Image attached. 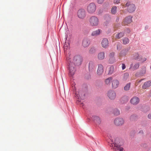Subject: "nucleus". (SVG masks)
Listing matches in <instances>:
<instances>
[{"instance_id":"f8f14e48","label":"nucleus","mask_w":151,"mask_h":151,"mask_svg":"<svg viewBox=\"0 0 151 151\" xmlns=\"http://www.w3.org/2000/svg\"><path fill=\"white\" fill-rule=\"evenodd\" d=\"M139 98L137 96H134L130 100L131 103L133 105H136L138 104L139 102Z\"/></svg>"},{"instance_id":"f257e3e1","label":"nucleus","mask_w":151,"mask_h":151,"mask_svg":"<svg viewBox=\"0 0 151 151\" xmlns=\"http://www.w3.org/2000/svg\"><path fill=\"white\" fill-rule=\"evenodd\" d=\"M111 146L115 151H124L123 148L121 146L119 142V139L116 138L114 142L112 140Z\"/></svg>"},{"instance_id":"c9c22d12","label":"nucleus","mask_w":151,"mask_h":151,"mask_svg":"<svg viewBox=\"0 0 151 151\" xmlns=\"http://www.w3.org/2000/svg\"><path fill=\"white\" fill-rule=\"evenodd\" d=\"M95 51V49L93 47H91L89 49V52L90 53H93Z\"/></svg>"},{"instance_id":"a878e982","label":"nucleus","mask_w":151,"mask_h":151,"mask_svg":"<svg viewBox=\"0 0 151 151\" xmlns=\"http://www.w3.org/2000/svg\"><path fill=\"white\" fill-rule=\"evenodd\" d=\"M133 58L135 60H138L139 61L141 60V58H140L139 54L138 53H135L133 55Z\"/></svg>"},{"instance_id":"473e14b6","label":"nucleus","mask_w":151,"mask_h":151,"mask_svg":"<svg viewBox=\"0 0 151 151\" xmlns=\"http://www.w3.org/2000/svg\"><path fill=\"white\" fill-rule=\"evenodd\" d=\"M130 86V83L127 84L124 87V89L125 91H128L129 90Z\"/></svg>"},{"instance_id":"f704fd0d","label":"nucleus","mask_w":151,"mask_h":151,"mask_svg":"<svg viewBox=\"0 0 151 151\" xmlns=\"http://www.w3.org/2000/svg\"><path fill=\"white\" fill-rule=\"evenodd\" d=\"M104 19L105 20L107 21H109L111 20V18L108 15H106L104 16Z\"/></svg>"},{"instance_id":"9b49d317","label":"nucleus","mask_w":151,"mask_h":151,"mask_svg":"<svg viewBox=\"0 0 151 151\" xmlns=\"http://www.w3.org/2000/svg\"><path fill=\"white\" fill-rule=\"evenodd\" d=\"M104 72V67L103 65L101 64L98 65L96 73L99 75L100 76Z\"/></svg>"},{"instance_id":"37998d69","label":"nucleus","mask_w":151,"mask_h":151,"mask_svg":"<svg viewBox=\"0 0 151 151\" xmlns=\"http://www.w3.org/2000/svg\"><path fill=\"white\" fill-rule=\"evenodd\" d=\"M144 79H141V80H139V81H138V83H140V82L142 80H143Z\"/></svg>"},{"instance_id":"a211bd4d","label":"nucleus","mask_w":151,"mask_h":151,"mask_svg":"<svg viewBox=\"0 0 151 151\" xmlns=\"http://www.w3.org/2000/svg\"><path fill=\"white\" fill-rule=\"evenodd\" d=\"M98 58L99 60H103L105 58L104 52H101L99 53L98 55Z\"/></svg>"},{"instance_id":"58836bf2","label":"nucleus","mask_w":151,"mask_h":151,"mask_svg":"<svg viewBox=\"0 0 151 151\" xmlns=\"http://www.w3.org/2000/svg\"><path fill=\"white\" fill-rule=\"evenodd\" d=\"M120 0H114V4H118L120 2Z\"/></svg>"},{"instance_id":"aec40b11","label":"nucleus","mask_w":151,"mask_h":151,"mask_svg":"<svg viewBox=\"0 0 151 151\" xmlns=\"http://www.w3.org/2000/svg\"><path fill=\"white\" fill-rule=\"evenodd\" d=\"M128 50L127 49H124L122 50L119 54V55L120 57H123L125 56L128 53Z\"/></svg>"},{"instance_id":"4468645a","label":"nucleus","mask_w":151,"mask_h":151,"mask_svg":"<svg viewBox=\"0 0 151 151\" xmlns=\"http://www.w3.org/2000/svg\"><path fill=\"white\" fill-rule=\"evenodd\" d=\"M115 53L114 52H111L109 55V62L111 63H114L115 61V59L114 57Z\"/></svg>"},{"instance_id":"423d86ee","label":"nucleus","mask_w":151,"mask_h":151,"mask_svg":"<svg viewBox=\"0 0 151 151\" xmlns=\"http://www.w3.org/2000/svg\"><path fill=\"white\" fill-rule=\"evenodd\" d=\"M82 60V58L81 56L79 55H77L74 57L72 62L75 65H79L81 64Z\"/></svg>"},{"instance_id":"7ed1b4c3","label":"nucleus","mask_w":151,"mask_h":151,"mask_svg":"<svg viewBox=\"0 0 151 151\" xmlns=\"http://www.w3.org/2000/svg\"><path fill=\"white\" fill-rule=\"evenodd\" d=\"M96 5L93 3H91L89 4L87 7V11L90 14H92L94 13L96 10Z\"/></svg>"},{"instance_id":"c756f323","label":"nucleus","mask_w":151,"mask_h":151,"mask_svg":"<svg viewBox=\"0 0 151 151\" xmlns=\"http://www.w3.org/2000/svg\"><path fill=\"white\" fill-rule=\"evenodd\" d=\"M69 44L67 42H65L64 45V50H67L69 48Z\"/></svg>"},{"instance_id":"ddd939ff","label":"nucleus","mask_w":151,"mask_h":151,"mask_svg":"<svg viewBox=\"0 0 151 151\" xmlns=\"http://www.w3.org/2000/svg\"><path fill=\"white\" fill-rule=\"evenodd\" d=\"M132 17L131 16H129L126 17L123 22L122 23V25H127L131 23L132 21Z\"/></svg>"},{"instance_id":"393cba45","label":"nucleus","mask_w":151,"mask_h":151,"mask_svg":"<svg viewBox=\"0 0 151 151\" xmlns=\"http://www.w3.org/2000/svg\"><path fill=\"white\" fill-rule=\"evenodd\" d=\"M95 69V66L92 63H90L89 65V70L90 71H92Z\"/></svg>"},{"instance_id":"5701e85b","label":"nucleus","mask_w":151,"mask_h":151,"mask_svg":"<svg viewBox=\"0 0 151 151\" xmlns=\"http://www.w3.org/2000/svg\"><path fill=\"white\" fill-rule=\"evenodd\" d=\"M139 66V64L138 63H136L133 66H132V65H131L130 66V68H132L133 70H135L138 69Z\"/></svg>"},{"instance_id":"f03ea898","label":"nucleus","mask_w":151,"mask_h":151,"mask_svg":"<svg viewBox=\"0 0 151 151\" xmlns=\"http://www.w3.org/2000/svg\"><path fill=\"white\" fill-rule=\"evenodd\" d=\"M89 22L91 25L97 26L99 23V19L96 17L93 16L90 18Z\"/></svg>"},{"instance_id":"20e7f679","label":"nucleus","mask_w":151,"mask_h":151,"mask_svg":"<svg viewBox=\"0 0 151 151\" xmlns=\"http://www.w3.org/2000/svg\"><path fill=\"white\" fill-rule=\"evenodd\" d=\"M124 7H127V10L129 12H132L135 10V7L134 4L130 2H127L125 5L121 4Z\"/></svg>"},{"instance_id":"7c9ffc66","label":"nucleus","mask_w":151,"mask_h":151,"mask_svg":"<svg viewBox=\"0 0 151 151\" xmlns=\"http://www.w3.org/2000/svg\"><path fill=\"white\" fill-rule=\"evenodd\" d=\"M114 71V67L113 66H111L109 69L108 74L111 75L112 74Z\"/></svg>"},{"instance_id":"1a4fd4ad","label":"nucleus","mask_w":151,"mask_h":151,"mask_svg":"<svg viewBox=\"0 0 151 151\" xmlns=\"http://www.w3.org/2000/svg\"><path fill=\"white\" fill-rule=\"evenodd\" d=\"M114 123L116 126L122 125L124 124V121L122 118H117L114 120Z\"/></svg>"},{"instance_id":"412c9836","label":"nucleus","mask_w":151,"mask_h":151,"mask_svg":"<svg viewBox=\"0 0 151 151\" xmlns=\"http://www.w3.org/2000/svg\"><path fill=\"white\" fill-rule=\"evenodd\" d=\"M101 31L100 29L94 31L92 32L91 35L92 36H97L100 34Z\"/></svg>"},{"instance_id":"dca6fc26","label":"nucleus","mask_w":151,"mask_h":151,"mask_svg":"<svg viewBox=\"0 0 151 151\" xmlns=\"http://www.w3.org/2000/svg\"><path fill=\"white\" fill-rule=\"evenodd\" d=\"M92 119L96 124L99 125L101 123V120L100 118L98 116H93L92 117Z\"/></svg>"},{"instance_id":"0eeeda50","label":"nucleus","mask_w":151,"mask_h":151,"mask_svg":"<svg viewBox=\"0 0 151 151\" xmlns=\"http://www.w3.org/2000/svg\"><path fill=\"white\" fill-rule=\"evenodd\" d=\"M77 15L79 18L83 19L86 16V12L84 9H80L78 12Z\"/></svg>"},{"instance_id":"2eb2a0df","label":"nucleus","mask_w":151,"mask_h":151,"mask_svg":"<svg viewBox=\"0 0 151 151\" xmlns=\"http://www.w3.org/2000/svg\"><path fill=\"white\" fill-rule=\"evenodd\" d=\"M112 87L113 89L116 88L119 86V82L117 79H115L112 81Z\"/></svg>"},{"instance_id":"e433bc0d","label":"nucleus","mask_w":151,"mask_h":151,"mask_svg":"<svg viewBox=\"0 0 151 151\" xmlns=\"http://www.w3.org/2000/svg\"><path fill=\"white\" fill-rule=\"evenodd\" d=\"M76 97L77 99H79V98H81V96L79 93V94H78V93H76Z\"/></svg>"},{"instance_id":"c85d7f7f","label":"nucleus","mask_w":151,"mask_h":151,"mask_svg":"<svg viewBox=\"0 0 151 151\" xmlns=\"http://www.w3.org/2000/svg\"><path fill=\"white\" fill-rule=\"evenodd\" d=\"M117 7L116 6H113L111 9V12L113 14H115L116 12Z\"/></svg>"},{"instance_id":"cd10ccee","label":"nucleus","mask_w":151,"mask_h":151,"mask_svg":"<svg viewBox=\"0 0 151 151\" xmlns=\"http://www.w3.org/2000/svg\"><path fill=\"white\" fill-rule=\"evenodd\" d=\"M113 113L115 115L117 116L120 114V111L117 109H115L113 110Z\"/></svg>"},{"instance_id":"f3484780","label":"nucleus","mask_w":151,"mask_h":151,"mask_svg":"<svg viewBox=\"0 0 151 151\" xmlns=\"http://www.w3.org/2000/svg\"><path fill=\"white\" fill-rule=\"evenodd\" d=\"M101 44L102 47L104 48H106L109 45V41L106 38H104L102 41Z\"/></svg>"},{"instance_id":"ea45409f","label":"nucleus","mask_w":151,"mask_h":151,"mask_svg":"<svg viewBox=\"0 0 151 151\" xmlns=\"http://www.w3.org/2000/svg\"><path fill=\"white\" fill-rule=\"evenodd\" d=\"M126 66L124 64H123L122 65V70H124Z\"/></svg>"},{"instance_id":"a19ab883","label":"nucleus","mask_w":151,"mask_h":151,"mask_svg":"<svg viewBox=\"0 0 151 151\" xmlns=\"http://www.w3.org/2000/svg\"><path fill=\"white\" fill-rule=\"evenodd\" d=\"M148 117L149 119H151V113L149 114L148 115Z\"/></svg>"},{"instance_id":"c03bdc74","label":"nucleus","mask_w":151,"mask_h":151,"mask_svg":"<svg viewBox=\"0 0 151 151\" xmlns=\"http://www.w3.org/2000/svg\"><path fill=\"white\" fill-rule=\"evenodd\" d=\"M148 151H151V148H150L148 150Z\"/></svg>"},{"instance_id":"6e6552de","label":"nucleus","mask_w":151,"mask_h":151,"mask_svg":"<svg viewBox=\"0 0 151 151\" xmlns=\"http://www.w3.org/2000/svg\"><path fill=\"white\" fill-rule=\"evenodd\" d=\"M116 95L115 92L112 90L109 91L107 93V96L111 100L114 99L116 97Z\"/></svg>"},{"instance_id":"6ab92c4d","label":"nucleus","mask_w":151,"mask_h":151,"mask_svg":"<svg viewBox=\"0 0 151 151\" xmlns=\"http://www.w3.org/2000/svg\"><path fill=\"white\" fill-rule=\"evenodd\" d=\"M151 82L150 81H148L145 82L142 86L143 89H146L149 88L151 86Z\"/></svg>"},{"instance_id":"2f4dec72","label":"nucleus","mask_w":151,"mask_h":151,"mask_svg":"<svg viewBox=\"0 0 151 151\" xmlns=\"http://www.w3.org/2000/svg\"><path fill=\"white\" fill-rule=\"evenodd\" d=\"M123 43L124 44H127L129 42V40L128 38L125 37L124 38L123 40Z\"/></svg>"},{"instance_id":"72a5a7b5","label":"nucleus","mask_w":151,"mask_h":151,"mask_svg":"<svg viewBox=\"0 0 151 151\" xmlns=\"http://www.w3.org/2000/svg\"><path fill=\"white\" fill-rule=\"evenodd\" d=\"M137 118V116L135 115H131L129 117V119L131 121H134Z\"/></svg>"},{"instance_id":"9d476101","label":"nucleus","mask_w":151,"mask_h":151,"mask_svg":"<svg viewBox=\"0 0 151 151\" xmlns=\"http://www.w3.org/2000/svg\"><path fill=\"white\" fill-rule=\"evenodd\" d=\"M90 41L89 39L87 38H85L82 40V46L84 48L88 47L89 45Z\"/></svg>"},{"instance_id":"4be33fe9","label":"nucleus","mask_w":151,"mask_h":151,"mask_svg":"<svg viewBox=\"0 0 151 151\" xmlns=\"http://www.w3.org/2000/svg\"><path fill=\"white\" fill-rule=\"evenodd\" d=\"M113 78L112 77H110L106 79L105 80V83L107 85H109L111 82H112Z\"/></svg>"},{"instance_id":"a18cd8bd","label":"nucleus","mask_w":151,"mask_h":151,"mask_svg":"<svg viewBox=\"0 0 151 151\" xmlns=\"http://www.w3.org/2000/svg\"><path fill=\"white\" fill-rule=\"evenodd\" d=\"M147 59L146 58H144V61H145Z\"/></svg>"},{"instance_id":"bb28decb","label":"nucleus","mask_w":151,"mask_h":151,"mask_svg":"<svg viewBox=\"0 0 151 151\" xmlns=\"http://www.w3.org/2000/svg\"><path fill=\"white\" fill-rule=\"evenodd\" d=\"M124 35L123 32H120L117 33L115 35L116 38L120 39Z\"/></svg>"},{"instance_id":"4c0bfd02","label":"nucleus","mask_w":151,"mask_h":151,"mask_svg":"<svg viewBox=\"0 0 151 151\" xmlns=\"http://www.w3.org/2000/svg\"><path fill=\"white\" fill-rule=\"evenodd\" d=\"M104 0H97V2L99 4H102L104 1Z\"/></svg>"},{"instance_id":"79ce46f5","label":"nucleus","mask_w":151,"mask_h":151,"mask_svg":"<svg viewBox=\"0 0 151 151\" xmlns=\"http://www.w3.org/2000/svg\"><path fill=\"white\" fill-rule=\"evenodd\" d=\"M139 133H143V131L142 130H141L139 131Z\"/></svg>"},{"instance_id":"39448f33","label":"nucleus","mask_w":151,"mask_h":151,"mask_svg":"<svg viewBox=\"0 0 151 151\" xmlns=\"http://www.w3.org/2000/svg\"><path fill=\"white\" fill-rule=\"evenodd\" d=\"M75 65L72 61H70V63H69L68 69L69 72V75L71 76L74 75L76 71Z\"/></svg>"},{"instance_id":"b1692460","label":"nucleus","mask_w":151,"mask_h":151,"mask_svg":"<svg viewBox=\"0 0 151 151\" xmlns=\"http://www.w3.org/2000/svg\"><path fill=\"white\" fill-rule=\"evenodd\" d=\"M129 74L127 73L124 74L122 76V79L123 81H126L128 78Z\"/></svg>"}]
</instances>
